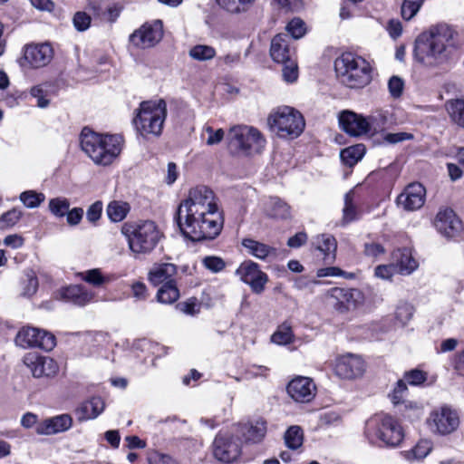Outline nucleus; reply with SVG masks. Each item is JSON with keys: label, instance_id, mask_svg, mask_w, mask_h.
<instances>
[{"label": "nucleus", "instance_id": "1", "mask_svg": "<svg viewBox=\"0 0 464 464\" xmlns=\"http://www.w3.org/2000/svg\"><path fill=\"white\" fill-rule=\"evenodd\" d=\"M174 219L182 235L192 241L214 239L224 224L217 198L205 186L189 189L187 198L179 203Z\"/></svg>", "mask_w": 464, "mask_h": 464}, {"label": "nucleus", "instance_id": "2", "mask_svg": "<svg viewBox=\"0 0 464 464\" xmlns=\"http://www.w3.org/2000/svg\"><path fill=\"white\" fill-rule=\"evenodd\" d=\"M453 38L452 29L446 24L430 27L415 40L414 59L425 67H436L447 59V45Z\"/></svg>", "mask_w": 464, "mask_h": 464}, {"label": "nucleus", "instance_id": "3", "mask_svg": "<svg viewBox=\"0 0 464 464\" xmlns=\"http://www.w3.org/2000/svg\"><path fill=\"white\" fill-rule=\"evenodd\" d=\"M80 144L94 164L108 166L121 152L123 138L121 135L97 133L85 127L81 132Z\"/></svg>", "mask_w": 464, "mask_h": 464}, {"label": "nucleus", "instance_id": "4", "mask_svg": "<svg viewBox=\"0 0 464 464\" xmlns=\"http://www.w3.org/2000/svg\"><path fill=\"white\" fill-rule=\"evenodd\" d=\"M121 231L134 254H150L163 237V233L152 220L126 222L121 226Z\"/></svg>", "mask_w": 464, "mask_h": 464}, {"label": "nucleus", "instance_id": "5", "mask_svg": "<svg viewBox=\"0 0 464 464\" xmlns=\"http://www.w3.org/2000/svg\"><path fill=\"white\" fill-rule=\"evenodd\" d=\"M364 432L369 442L379 447H398L404 438L400 422L388 414H378L370 418Z\"/></svg>", "mask_w": 464, "mask_h": 464}, {"label": "nucleus", "instance_id": "6", "mask_svg": "<svg viewBox=\"0 0 464 464\" xmlns=\"http://www.w3.org/2000/svg\"><path fill=\"white\" fill-rule=\"evenodd\" d=\"M135 111L132 121L140 136L146 139L160 136L167 117V103L164 100L142 102Z\"/></svg>", "mask_w": 464, "mask_h": 464}, {"label": "nucleus", "instance_id": "7", "mask_svg": "<svg viewBox=\"0 0 464 464\" xmlns=\"http://www.w3.org/2000/svg\"><path fill=\"white\" fill-rule=\"evenodd\" d=\"M334 69L341 82L349 88H362L372 81V67L362 57L344 53L334 62Z\"/></svg>", "mask_w": 464, "mask_h": 464}, {"label": "nucleus", "instance_id": "8", "mask_svg": "<svg viewBox=\"0 0 464 464\" xmlns=\"http://www.w3.org/2000/svg\"><path fill=\"white\" fill-rule=\"evenodd\" d=\"M271 131L282 139H295L299 137L305 127L302 113L291 106H279L273 110L267 118Z\"/></svg>", "mask_w": 464, "mask_h": 464}, {"label": "nucleus", "instance_id": "9", "mask_svg": "<svg viewBox=\"0 0 464 464\" xmlns=\"http://www.w3.org/2000/svg\"><path fill=\"white\" fill-rule=\"evenodd\" d=\"M227 139L230 149L244 155L260 153L266 143L259 130L247 125H237L230 128Z\"/></svg>", "mask_w": 464, "mask_h": 464}, {"label": "nucleus", "instance_id": "10", "mask_svg": "<svg viewBox=\"0 0 464 464\" xmlns=\"http://www.w3.org/2000/svg\"><path fill=\"white\" fill-rule=\"evenodd\" d=\"M426 422L432 433L445 436L451 434L459 428V416L452 407L442 405L430 412Z\"/></svg>", "mask_w": 464, "mask_h": 464}, {"label": "nucleus", "instance_id": "11", "mask_svg": "<svg viewBox=\"0 0 464 464\" xmlns=\"http://www.w3.org/2000/svg\"><path fill=\"white\" fill-rule=\"evenodd\" d=\"M329 304L339 314L354 311L363 302L362 293L358 289L334 287L328 291Z\"/></svg>", "mask_w": 464, "mask_h": 464}, {"label": "nucleus", "instance_id": "12", "mask_svg": "<svg viewBox=\"0 0 464 464\" xmlns=\"http://www.w3.org/2000/svg\"><path fill=\"white\" fill-rule=\"evenodd\" d=\"M163 36L160 20L146 23L130 35V42L138 48L146 49L156 45Z\"/></svg>", "mask_w": 464, "mask_h": 464}, {"label": "nucleus", "instance_id": "13", "mask_svg": "<svg viewBox=\"0 0 464 464\" xmlns=\"http://www.w3.org/2000/svg\"><path fill=\"white\" fill-rule=\"evenodd\" d=\"M23 362L34 378H52L59 371V366L53 358L39 355L35 353L25 354Z\"/></svg>", "mask_w": 464, "mask_h": 464}, {"label": "nucleus", "instance_id": "14", "mask_svg": "<svg viewBox=\"0 0 464 464\" xmlns=\"http://www.w3.org/2000/svg\"><path fill=\"white\" fill-rule=\"evenodd\" d=\"M17 339L24 347H37L51 351L55 346V338L52 334L34 327L22 328L17 334Z\"/></svg>", "mask_w": 464, "mask_h": 464}, {"label": "nucleus", "instance_id": "15", "mask_svg": "<svg viewBox=\"0 0 464 464\" xmlns=\"http://www.w3.org/2000/svg\"><path fill=\"white\" fill-rule=\"evenodd\" d=\"M236 274L240 279L250 285L256 294H261L265 290L268 276L260 270L259 266L253 261L243 262L237 269Z\"/></svg>", "mask_w": 464, "mask_h": 464}, {"label": "nucleus", "instance_id": "16", "mask_svg": "<svg viewBox=\"0 0 464 464\" xmlns=\"http://www.w3.org/2000/svg\"><path fill=\"white\" fill-rule=\"evenodd\" d=\"M364 362L355 354L347 353L340 355L335 359L334 372L342 379H354L362 375L364 372Z\"/></svg>", "mask_w": 464, "mask_h": 464}, {"label": "nucleus", "instance_id": "17", "mask_svg": "<svg viewBox=\"0 0 464 464\" xmlns=\"http://www.w3.org/2000/svg\"><path fill=\"white\" fill-rule=\"evenodd\" d=\"M241 453L240 442L237 439L218 435L213 443L215 458L224 463H231L237 459Z\"/></svg>", "mask_w": 464, "mask_h": 464}, {"label": "nucleus", "instance_id": "18", "mask_svg": "<svg viewBox=\"0 0 464 464\" xmlns=\"http://www.w3.org/2000/svg\"><path fill=\"white\" fill-rule=\"evenodd\" d=\"M288 395L297 402H309L316 393V386L313 379L305 376H295L287 387Z\"/></svg>", "mask_w": 464, "mask_h": 464}, {"label": "nucleus", "instance_id": "19", "mask_svg": "<svg viewBox=\"0 0 464 464\" xmlns=\"http://www.w3.org/2000/svg\"><path fill=\"white\" fill-rule=\"evenodd\" d=\"M426 189L418 182L408 185L398 196L397 204L406 211L420 209L425 203Z\"/></svg>", "mask_w": 464, "mask_h": 464}, {"label": "nucleus", "instance_id": "20", "mask_svg": "<svg viewBox=\"0 0 464 464\" xmlns=\"http://www.w3.org/2000/svg\"><path fill=\"white\" fill-rule=\"evenodd\" d=\"M437 230L447 237H454L462 229L461 221L450 208H440L434 219Z\"/></svg>", "mask_w": 464, "mask_h": 464}, {"label": "nucleus", "instance_id": "21", "mask_svg": "<svg viewBox=\"0 0 464 464\" xmlns=\"http://www.w3.org/2000/svg\"><path fill=\"white\" fill-rule=\"evenodd\" d=\"M53 57V50L49 44H31L24 47V58L33 68L47 65Z\"/></svg>", "mask_w": 464, "mask_h": 464}, {"label": "nucleus", "instance_id": "22", "mask_svg": "<svg viewBox=\"0 0 464 464\" xmlns=\"http://www.w3.org/2000/svg\"><path fill=\"white\" fill-rule=\"evenodd\" d=\"M339 123L341 128L352 136L366 134L371 130L369 120L352 111L342 112Z\"/></svg>", "mask_w": 464, "mask_h": 464}, {"label": "nucleus", "instance_id": "23", "mask_svg": "<svg viewBox=\"0 0 464 464\" xmlns=\"http://www.w3.org/2000/svg\"><path fill=\"white\" fill-rule=\"evenodd\" d=\"M177 266L171 263L155 264L150 270L148 278L154 285H168L175 281Z\"/></svg>", "mask_w": 464, "mask_h": 464}, {"label": "nucleus", "instance_id": "24", "mask_svg": "<svg viewBox=\"0 0 464 464\" xmlns=\"http://www.w3.org/2000/svg\"><path fill=\"white\" fill-rule=\"evenodd\" d=\"M72 425V419L69 414H62L46 419L36 429L38 434L51 435L68 430Z\"/></svg>", "mask_w": 464, "mask_h": 464}, {"label": "nucleus", "instance_id": "25", "mask_svg": "<svg viewBox=\"0 0 464 464\" xmlns=\"http://www.w3.org/2000/svg\"><path fill=\"white\" fill-rule=\"evenodd\" d=\"M61 298L75 305L83 306L91 303L94 295L82 285H70L60 292Z\"/></svg>", "mask_w": 464, "mask_h": 464}, {"label": "nucleus", "instance_id": "26", "mask_svg": "<svg viewBox=\"0 0 464 464\" xmlns=\"http://www.w3.org/2000/svg\"><path fill=\"white\" fill-rule=\"evenodd\" d=\"M392 259L396 270L405 276L411 274L419 266L410 248L397 249L392 253Z\"/></svg>", "mask_w": 464, "mask_h": 464}, {"label": "nucleus", "instance_id": "27", "mask_svg": "<svg viewBox=\"0 0 464 464\" xmlns=\"http://www.w3.org/2000/svg\"><path fill=\"white\" fill-rule=\"evenodd\" d=\"M105 408L104 401L100 397H93L82 402L75 411L78 420L84 421L97 418Z\"/></svg>", "mask_w": 464, "mask_h": 464}, {"label": "nucleus", "instance_id": "28", "mask_svg": "<svg viewBox=\"0 0 464 464\" xmlns=\"http://www.w3.org/2000/svg\"><path fill=\"white\" fill-rule=\"evenodd\" d=\"M294 52L289 48L286 34H277L271 42L270 55L276 63H285L292 59Z\"/></svg>", "mask_w": 464, "mask_h": 464}, {"label": "nucleus", "instance_id": "29", "mask_svg": "<svg viewBox=\"0 0 464 464\" xmlns=\"http://www.w3.org/2000/svg\"><path fill=\"white\" fill-rule=\"evenodd\" d=\"M266 215L272 218L285 219L290 217V207L277 197H270L263 202Z\"/></svg>", "mask_w": 464, "mask_h": 464}, {"label": "nucleus", "instance_id": "30", "mask_svg": "<svg viewBox=\"0 0 464 464\" xmlns=\"http://www.w3.org/2000/svg\"><path fill=\"white\" fill-rule=\"evenodd\" d=\"M313 245L324 254L326 262L334 260L337 242L334 236L330 234L317 235L313 240Z\"/></svg>", "mask_w": 464, "mask_h": 464}, {"label": "nucleus", "instance_id": "31", "mask_svg": "<svg viewBox=\"0 0 464 464\" xmlns=\"http://www.w3.org/2000/svg\"><path fill=\"white\" fill-rule=\"evenodd\" d=\"M242 246L247 250L248 254L261 260L276 255V248L251 238L243 239Z\"/></svg>", "mask_w": 464, "mask_h": 464}, {"label": "nucleus", "instance_id": "32", "mask_svg": "<svg viewBox=\"0 0 464 464\" xmlns=\"http://www.w3.org/2000/svg\"><path fill=\"white\" fill-rule=\"evenodd\" d=\"M369 121L371 128L372 127L374 130H382L396 122L392 109L377 110L370 116Z\"/></svg>", "mask_w": 464, "mask_h": 464}, {"label": "nucleus", "instance_id": "33", "mask_svg": "<svg viewBox=\"0 0 464 464\" xmlns=\"http://www.w3.org/2000/svg\"><path fill=\"white\" fill-rule=\"evenodd\" d=\"M266 433V423L264 420L258 419L245 424L243 434L246 440L256 443L261 441Z\"/></svg>", "mask_w": 464, "mask_h": 464}, {"label": "nucleus", "instance_id": "34", "mask_svg": "<svg viewBox=\"0 0 464 464\" xmlns=\"http://www.w3.org/2000/svg\"><path fill=\"white\" fill-rule=\"evenodd\" d=\"M130 210L129 203L121 200H113L110 202L106 208L108 218L112 222H121Z\"/></svg>", "mask_w": 464, "mask_h": 464}, {"label": "nucleus", "instance_id": "35", "mask_svg": "<svg viewBox=\"0 0 464 464\" xmlns=\"http://www.w3.org/2000/svg\"><path fill=\"white\" fill-rule=\"evenodd\" d=\"M445 108L451 121L464 128V100L451 99L446 102Z\"/></svg>", "mask_w": 464, "mask_h": 464}, {"label": "nucleus", "instance_id": "36", "mask_svg": "<svg viewBox=\"0 0 464 464\" xmlns=\"http://www.w3.org/2000/svg\"><path fill=\"white\" fill-rule=\"evenodd\" d=\"M365 153V148L362 144H357L343 150L340 153L341 160L347 166L355 165Z\"/></svg>", "mask_w": 464, "mask_h": 464}, {"label": "nucleus", "instance_id": "37", "mask_svg": "<svg viewBox=\"0 0 464 464\" xmlns=\"http://www.w3.org/2000/svg\"><path fill=\"white\" fill-rule=\"evenodd\" d=\"M179 297V291L176 282L163 285L157 293V300L160 303L170 304L175 303Z\"/></svg>", "mask_w": 464, "mask_h": 464}, {"label": "nucleus", "instance_id": "38", "mask_svg": "<svg viewBox=\"0 0 464 464\" xmlns=\"http://www.w3.org/2000/svg\"><path fill=\"white\" fill-rule=\"evenodd\" d=\"M432 450V443L429 440H420L415 447L405 452V458L411 460H420L424 459Z\"/></svg>", "mask_w": 464, "mask_h": 464}, {"label": "nucleus", "instance_id": "39", "mask_svg": "<svg viewBox=\"0 0 464 464\" xmlns=\"http://www.w3.org/2000/svg\"><path fill=\"white\" fill-rule=\"evenodd\" d=\"M398 411L403 418L410 420H418L423 414V407L420 404L411 401H402V403L398 407Z\"/></svg>", "mask_w": 464, "mask_h": 464}, {"label": "nucleus", "instance_id": "40", "mask_svg": "<svg viewBox=\"0 0 464 464\" xmlns=\"http://www.w3.org/2000/svg\"><path fill=\"white\" fill-rule=\"evenodd\" d=\"M256 0H217L218 5L232 14L246 12Z\"/></svg>", "mask_w": 464, "mask_h": 464}, {"label": "nucleus", "instance_id": "41", "mask_svg": "<svg viewBox=\"0 0 464 464\" xmlns=\"http://www.w3.org/2000/svg\"><path fill=\"white\" fill-rule=\"evenodd\" d=\"M304 440L303 430L299 426H291L285 434V445L292 450L302 446Z\"/></svg>", "mask_w": 464, "mask_h": 464}, {"label": "nucleus", "instance_id": "42", "mask_svg": "<svg viewBox=\"0 0 464 464\" xmlns=\"http://www.w3.org/2000/svg\"><path fill=\"white\" fill-rule=\"evenodd\" d=\"M353 191L350 190L344 196V207L343 209V219L342 222L343 225H346L357 218V210L356 207L353 204Z\"/></svg>", "mask_w": 464, "mask_h": 464}, {"label": "nucleus", "instance_id": "43", "mask_svg": "<svg viewBox=\"0 0 464 464\" xmlns=\"http://www.w3.org/2000/svg\"><path fill=\"white\" fill-rule=\"evenodd\" d=\"M82 279L86 283L99 287L110 282V277L102 275L99 268L87 270L81 274Z\"/></svg>", "mask_w": 464, "mask_h": 464}, {"label": "nucleus", "instance_id": "44", "mask_svg": "<svg viewBox=\"0 0 464 464\" xmlns=\"http://www.w3.org/2000/svg\"><path fill=\"white\" fill-rule=\"evenodd\" d=\"M216 51L212 46L198 44L189 50V56L197 61L204 62L215 57Z\"/></svg>", "mask_w": 464, "mask_h": 464}, {"label": "nucleus", "instance_id": "45", "mask_svg": "<svg viewBox=\"0 0 464 464\" xmlns=\"http://www.w3.org/2000/svg\"><path fill=\"white\" fill-rule=\"evenodd\" d=\"M408 395V387L403 380H399L390 393V399L392 404L396 407H399L402 401H407L405 399Z\"/></svg>", "mask_w": 464, "mask_h": 464}, {"label": "nucleus", "instance_id": "46", "mask_svg": "<svg viewBox=\"0 0 464 464\" xmlns=\"http://www.w3.org/2000/svg\"><path fill=\"white\" fill-rule=\"evenodd\" d=\"M414 308L407 302H400L396 306L395 318L401 325H405L413 315Z\"/></svg>", "mask_w": 464, "mask_h": 464}, {"label": "nucleus", "instance_id": "47", "mask_svg": "<svg viewBox=\"0 0 464 464\" xmlns=\"http://www.w3.org/2000/svg\"><path fill=\"white\" fill-rule=\"evenodd\" d=\"M22 216V210L15 208L2 214L0 216V228L5 229L14 227L21 219Z\"/></svg>", "mask_w": 464, "mask_h": 464}, {"label": "nucleus", "instance_id": "48", "mask_svg": "<svg viewBox=\"0 0 464 464\" xmlns=\"http://www.w3.org/2000/svg\"><path fill=\"white\" fill-rule=\"evenodd\" d=\"M70 208V202L65 198H55L50 200L49 209L58 218H63L66 215Z\"/></svg>", "mask_w": 464, "mask_h": 464}, {"label": "nucleus", "instance_id": "49", "mask_svg": "<svg viewBox=\"0 0 464 464\" xmlns=\"http://www.w3.org/2000/svg\"><path fill=\"white\" fill-rule=\"evenodd\" d=\"M424 0H404L401 5V15L409 21L414 17L420 9Z\"/></svg>", "mask_w": 464, "mask_h": 464}, {"label": "nucleus", "instance_id": "50", "mask_svg": "<svg viewBox=\"0 0 464 464\" xmlns=\"http://www.w3.org/2000/svg\"><path fill=\"white\" fill-rule=\"evenodd\" d=\"M20 200L26 208H34L44 200V195L33 190H27L21 193Z\"/></svg>", "mask_w": 464, "mask_h": 464}, {"label": "nucleus", "instance_id": "51", "mask_svg": "<svg viewBox=\"0 0 464 464\" xmlns=\"http://www.w3.org/2000/svg\"><path fill=\"white\" fill-rule=\"evenodd\" d=\"M293 336L294 335L291 327L283 324L272 335V342L280 345L288 344L293 341Z\"/></svg>", "mask_w": 464, "mask_h": 464}, {"label": "nucleus", "instance_id": "52", "mask_svg": "<svg viewBox=\"0 0 464 464\" xmlns=\"http://www.w3.org/2000/svg\"><path fill=\"white\" fill-rule=\"evenodd\" d=\"M286 30L293 38L299 39L305 34V24L299 18H294L288 23Z\"/></svg>", "mask_w": 464, "mask_h": 464}, {"label": "nucleus", "instance_id": "53", "mask_svg": "<svg viewBox=\"0 0 464 464\" xmlns=\"http://www.w3.org/2000/svg\"><path fill=\"white\" fill-rule=\"evenodd\" d=\"M177 309L187 315H195L200 311V304L196 298H190L177 304Z\"/></svg>", "mask_w": 464, "mask_h": 464}, {"label": "nucleus", "instance_id": "54", "mask_svg": "<svg viewBox=\"0 0 464 464\" xmlns=\"http://www.w3.org/2000/svg\"><path fill=\"white\" fill-rule=\"evenodd\" d=\"M283 67V78L287 82H294L298 77L297 64L294 60L282 63Z\"/></svg>", "mask_w": 464, "mask_h": 464}, {"label": "nucleus", "instance_id": "55", "mask_svg": "<svg viewBox=\"0 0 464 464\" xmlns=\"http://www.w3.org/2000/svg\"><path fill=\"white\" fill-rule=\"evenodd\" d=\"M404 88V82L398 76H392L388 82V90L391 96L397 99L401 96Z\"/></svg>", "mask_w": 464, "mask_h": 464}, {"label": "nucleus", "instance_id": "56", "mask_svg": "<svg viewBox=\"0 0 464 464\" xmlns=\"http://www.w3.org/2000/svg\"><path fill=\"white\" fill-rule=\"evenodd\" d=\"M403 378L411 385H420L427 380V373L415 369L405 372Z\"/></svg>", "mask_w": 464, "mask_h": 464}, {"label": "nucleus", "instance_id": "57", "mask_svg": "<svg viewBox=\"0 0 464 464\" xmlns=\"http://www.w3.org/2000/svg\"><path fill=\"white\" fill-rule=\"evenodd\" d=\"M203 131L208 134L206 143L208 146L218 144L224 138V130L222 129L214 130L211 126H205Z\"/></svg>", "mask_w": 464, "mask_h": 464}, {"label": "nucleus", "instance_id": "58", "mask_svg": "<svg viewBox=\"0 0 464 464\" xmlns=\"http://www.w3.org/2000/svg\"><path fill=\"white\" fill-rule=\"evenodd\" d=\"M203 264L208 270L218 273L224 269L225 262L218 256H206L203 259Z\"/></svg>", "mask_w": 464, "mask_h": 464}, {"label": "nucleus", "instance_id": "59", "mask_svg": "<svg viewBox=\"0 0 464 464\" xmlns=\"http://www.w3.org/2000/svg\"><path fill=\"white\" fill-rule=\"evenodd\" d=\"M396 268L393 264L392 265H380L376 266L374 275L376 277L390 280L396 272Z\"/></svg>", "mask_w": 464, "mask_h": 464}, {"label": "nucleus", "instance_id": "60", "mask_svg": "<svg viewBox=\"0 0 464 464\" xmlns=\"http://www.w3.org/2000/svg\"><path fill=\"white\" fill-rule=\"evenodd\" d=\"M272 5L275 8L284 12L296 11L300 6L297 0H272Z\"/></svg>", "mask_w": 464, "mask_h": 464}, {"label": "nucleus", "instance_id": "61", "mask_svg": "<svg viewBox=\"0 0 464 464\" xmlns=\"http://www.w3.org/2000/svg\"><path fill=\"white\" fill-rule=\"evenodd\" d=\"M91 17L84 12H77L73 16V24L78 31H85L89 28Z\"/></svg>", "mask_w": 464, "mask_h": 464}, {"label": "nucleus", "instance_id": "62", "mask_svg": "<svg viewBox=\"0 0 464 464\" xmlns=\"http://www.w3.org/2000/svg\"><path fill=\"white\" fill-rule=\"evenodd\" d=\"M38 288V281L34 276H28L26 280L23 282V289L21 292V295L23 296H31L35 294Z\"/></svg>", "mask_w": 464, "mask_h": 464}, {"label": "nucleus", "instance_id": "63", "mask_svg": "<svg viewBox=\"0 0 464 464\" xmlns=\"http://www.w3.org/2000/svg\"><path fill=\"white\" fill-rule=\"evenodd\" d=\"M31 94L37 99V105L40 108H45L49 104V100L45 98L46 92L41 85L34 86L31 89Z\"/></svg>", "mask_w": 464, "mask_h": 464}, {"label": "nucleus", "instance_id": "64", "mask_svg": "<svg viewBox=\"0 0 464 464\" xmlns=\"http://www.w3.org/2000/svg\"><path fill=\"white\" fill-rule=\"evenodd\" d=\"M148 461L149 464H176L169 456L159 452L150 454Z\"/></svg>", "mask_w": 464, "mask_h": 464}]
</instances>
